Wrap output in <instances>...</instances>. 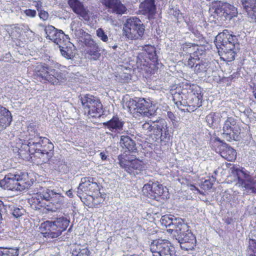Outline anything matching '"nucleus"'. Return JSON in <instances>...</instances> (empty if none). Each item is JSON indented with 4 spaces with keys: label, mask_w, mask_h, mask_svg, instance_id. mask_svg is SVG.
Here are the masks:
<instances>
[{
    "label": "nucleus",
    "mask_w": 256,
    "mask_h": 256,
    "mask_svg": "<svg viewBox=\"0 0 256 256\" xmlns=\"http://www.w3.org/2000/svg\"><path fill=\"white\" fill-rule=\"evenodd\" d=\"M172 226L173 230L176 234V240L180 244L182 249L188 250H192L194 246L196 239L194 234L188 229V226L181 219H174V221L168 224Z\"/></svg>",
    "instance_id": "f257e3e1"
},
{
    "label": "nucleus",
    "mask_w": 256,
    "mask_h": 256,
    "mask_svg": "<svg viewBox=\"0 0 256 256\" xmlns=\"http://www.w3.org/2000/svg\"><path fill=\"white\" fill-rule=\"evenodd\" d=\"M28 174L18 171L10 172L0 180V186L4 189L22 191L30 186V184L26 181Z\"/></svg>",
    "instance_id": "f03ea898"
},
{
    "label": "nucleus",
    "mask_w": 256,
    "mask_h": 256,
    "mask_svg": "<svg viewBox=\"0 0 256 256\" xmlns=\"http://www.w3.org/2000/svg\"><path fill=\"white\" fill-rule=\"evenodd\" d=\"M34 72L40 81L53 84H58L64 79L60 70L46 64H40L36 66Z\"/></svg>",
    "instance_id": "7ed1b4c3"
},
{
    "label": "nucleus",
    "mask_w": 256,
    "mask_h": 256,
    "mask_svg": "<svg viewBox=\"0 0 256 256\" xmlns=\"http://www.w3.org/2000/svg\"><path fill=\"white\" fill-rule=\"evenodd\" d=\"M144 31V24L141 20L136 17L128 18L123 28L124 35L131 40L141 39Z\"/></svg>",
    "instance_id": "20e7f679"
},
{
    "label": "nucleus",
    "mask_w": 256,
    "mask_h": 256,
    "mask_svg": "<svg viewBox=\"0 0 256 256\" xmlns=\"http://www.w3.org/2000/svg\"><path fill=\"white\" fill-rule=\"evenodd\" d=\"M236 36L228 34V30H225L222 33H220L216 37V46L220 48L226 54H230L232 56L230 60H234V50L236 44H237Z\"/></svg>",
    "instance_id": "39448f33"
},
{
    "label": "nucleus",
    "mask_w": 256,
    "mask_h": 256,
    "mask_svg": "<svg viewBox=\"0 0 256 256\" xmlns=\"http://www.w3.org/2000/svg\"><path fill=\"white\" fill-rule=\"evenodd\" d=\"M84 112L92 118H100L103 114L102 104L96 97L86 94L80 98Z\"/></svg>",
    "instance_id": "423d86ee"
},
{
    "label": "nucleus",
    "mask_w": 256,
    "mask_h": 256,
    "mask_svg": "<svg viewBox=\"0 0 256 256\" xmlns=\"http://www.w3.org/2000/svg\"><path fill=\"white\" fill-rule=\"evenodd\" d=\"M234 171L238 177L236 184L248 192L256 194V176L250 174L244 168H236Z\"/></svg>",
    "instance_id": "0eeeda50"
},
{
    "label": "nucleus",
    "mask_w": 256,
    "mask_h": 256,
    "mask_svg": "<svg viewBox=\"0 0 256 256\" xmlns=\"http://www.w3.org/2000/svg\"><path fill=\"white\" fill-rule=\"evenodd\" d=\"M241 132L236 120L232 117H228L224 122L222 126V136L228 142L238 140Z\"/></svg>",
    "instance_id": "6e6552de"
},
{
    "label": "nucleus",
    "mask_w": 256,
    "mask_h": 256,
    "mask_svg": "<svg viewBox=\"0 0 256 256\" xmlns=\"http://www.w3.org/2000/svg\"><path fill=\"white\" fill-rule=\"evenodd\" d=\"M118 160L120 167L131 174H138L144 169L143 162L138 159H131L126 154L118 156Z\"/></svg>",
    "instance_id": "1a4fd4ad"
},
{
    "label": "nucleus",
    "mask_w": 256,
    "mask_h": 256,
    "mask_svg": "<svg viewBox=\"0 0 256 256\" xmlns=\"http://www.w3.org/2000/svg\"><path fill=\"white\" fill-rule=\"evenodd\" d=\"M170 246L168 240L158 239L152 242L150 249L153 256H176V253L170 250Z\"/></svg>",
    "instance_id": "9d476101"
},
{
    "label": "nucleus",
    "mask_w": 256,
    "mask_h": 256,
    "mask_svg": "<svg viewBox=\"0 0 256 256\" xmlns=\"http://www.w3.org/2000/svg\"><path fill=\"white\" fill-rule=\"evenodd\" d=\"M129 108L131 112L133 111L146 117L153 116L156 113L152 104L144 98L139 100L137 102L133 101L129 105Z\"/></svg>",
    "instance_id": "9b49d317"
},
{
    "label": "nucleus",
    "mask_w": 256,
    "mask_h": 256,
    "mask_svg": "<svg viewBox=\"0 0 256 256\" xmlns=\"http://www.w3.org/2000/svg\"><path fill=\"white\" fill-rule=\"evenodd\" d=\"M235 8L226 2H216L210 8L212 12L214 14L222 20L230 19L232 17Z\"/></svg>",
    "instance_id": "f8f14e48"
},
{
    "label": "nucleus",
    "mask_w": 256,
    "mask_h": 256,
    "mask_svg": "<svg viewBox=\"0 0 256 256\" xmlns=\"http://www.w3.org/2000/svg\"><path fill=\"white\" fill-rule=\"evenodd\" d=\"M44 31L46 34V38L51 40L58 46L66 42L67 40H70L68 36L65 34L62 30H58L54 26H46Z\"/></svg>",
    "instance_id": "ddd939ff"
},
{
    "label": "nucleus",
    "mask_w": 256,
    "mask_h": 256,
    "mask_svg": "<svg viewBox=\"0 0 256 256\" xmlns=\"http://www.w3.org/2000/svg\"><path fill=\"white\" fill-rule=\"evenodd\" d=\"M164 188L162 184L158 182H150L144 185L142 188V192L147 197L156 199L163 194Z\"/></svg>",
    "instance_id": "4468645a"
},
{
    "label": "nucleus",
    "mask_w": 256,
    "mask_h": 256,
    "mask_svg": "<svg viewBox=\"0 0 256 256\" xmlns=\"http://www.w3.org/2000/svg\"><path fill=\"white\" fill-rule=\"evenodd\" d=\"M40 229L43 236L48 238H54L62 234L52 221L47 220L41 224Z\"/></svg>",
    "instance_id": "2eb2a0df"
},
{
    "label": "nucleus",
    "mask_w": 256,
    "mask_h": 256,
    "mask_svg": "<svg viewBox=\"0 0 256 256\" xmlns=\"http://www.w3.org/2000/svg\"><path fill=\"white\" fill-rule=\"evenodd\" d=\"M68 4L73 12L84 20L90 18V11L80 0H68Z\"/></svg>",
    "instance_id": "dca6fc26"
},
{
    "label": "nucleus",
    "mask_w": 256,
    "mask_h": 256,
    "mask_svg": "<svg viewBox=\"0 0 256 256\" xmlns=\"http://www.w3.org/2000/svg\"><path fill=\"white\" fill-rule=\"evenodd\" d=\"M44 140L48 141L49 140L46 138L39 136L38 135L35 136L33 138L28 139L27 144L30 148L29 152L31 154H34L35 156L38 152L42 150Z\"/></svg>",
    "instance_id": "f3484780"
},
{
    "label": "nucleus",
    "mask_w": 256,
    "mask_h": 256,
    "mask_svg": "<svg viewBox=\"0 0 256 256\" xmlns=\"http://www.w3.org/2000/svg\"><path fill=\"white\" fill-rule=\"evenodd\" d=\"M102 4L110 12L118 14H122L126 11V6L120 0H102Z\"/></svg>",
    "instance_id": "a211bd4d"
},
{
    "label": "nucleus",
    "mask_w": 256,
    "mask_h": 256,
    "mask_svg": "<svg viewBox=\"0 0 256 256\" xmlns=\"http://www.w3.org/2000/svg\"><path fill=\"white\" fill-rule=\"evenodd\" d=\"M202 96L200 94L191 93L188 94V100L184 101V104H187L188 108L186 110L188 112H194L202 104Z\"/></svg>",
    "instance_id": "6ab92c4d"
},
{
    "label": "nucleus",
    "mask_w": 256,
    "mask_h": 256,
    "mask_svg": "<svg viewBox=\"0 0 256 256\" xmlns=\"http://www.w3.org/2000/svg\"><path fill=\"white\" fill-rule=\"evenodd\" d=\"M51 202L46 206V208L48 211L56 212L62 208L64 204V196L60 192L54 191Z\"/></svg>",
    "instance_id": "aec40b11"
},
{
    "label": "nucleus",
    "mask_w": 256,
    "mask_h": 256,
    "mask_svg": "<svg viewBox=\"0 0 256 256\" xmlns=\"http://www.w3.org/2000/svg\"><path fill=\"white\" fill-rule=\"evenodd\" d=\"M242 3L250 20L256 22V0H242Z\"/></svg>",
    "instance_id": "412c9836"
},
{
    "label": "nucleus",
    "mask_w": 256,
    "mask_h": 256,
    "mask_svg": "<svg viewBox=\"0 0 256 256\" xmlns=\"http://www.w3.org/2000/svg\"><path fill=\"white\" fill-rule=\"evenodd\" d=\"M12 121L10 112L0 105V132L10 126Z\"/></svg>",
    "instance_id": "4be33fe9"
},
{
    "label": "nucleus",
    "mask_w": 256,
    "mask_h": 256,
    "mask_svg": "<svg viewBox=\"0 0 256 256\" xmlns=\"http://www.w3.org/2000/svg\"><path fill=\"white\" fill-rule=\"evenodd\" d=\"M61 54L66 59H71L74 56V46L70 42V40H66L62 44L58 46Z\"/></svg>",
    "instance_id": "5701e85b"
},
{
    "label": "nucleus",
    "mask_w": 256,
    "mask_h": 256,
    "mask_svg": "<svg viewBox=\"0 0 256 256\" xmlns=\"http://www.w3.org/2000/svg\"><path fill=\"white\" fill-rule=\"evenodd\" d=\"M220 150V156L228 161H232L236 158V151L226 143L221 144Z\"/></svg>",
    "instance_id": "b1692460"
},
{
    "label": "nucleus",
    "mask_w": 256,
    "mask_h": 256,
    "mask_svg": "<svg viewBox=\"0 0 256 256\" xmlns=\"http://www.w3.org/2000/svg\"><path fill=\"white\" fill-rule=\"evenodd\" d=\"M124 122L118 116H113L110 120L104 122L103 125L111 132H119L122 130Z\"/></svg>",
    "instance_id": "393cba45"
},
{
    "label": "nucleus",
    "mask_w": 256,
    "mask_h": 256,
    "mask_svg": "<svg viewBox=\"0 0 256 256\" xmlns=\"http://www.w3.org/2000/svg\"><path fill=\"white\" fill-rule=\"evenodd\" d=\"M154 126L159 132L162 141H166L170 138V134L167 130L166 122L164 120H160L154 124Z\"/></svg>",
    "instance_id": "a878e982"
},
{
    "label": "nucleus",
    "mask_w": 256,
    "mask_h": 256,
    "mask_svg": "<svg viewBox=\"0 0 256 256\" xmlns=\"http://www.w3.org/2000/svg\"><path fill=\"white\" fill-rule=\"evenodd\" d=\"M52 155V152L51 150L46 151L42 148V150L36 154L35 157L39 159L38 162L40 164L49 162V164H54V160L51 158Z\"/></svg>",
    "instance_id": "bb28decb"
},
{
    "label": "nucleus",
    "mask_w": 256,
    "mask_h": 256,
    "mask_svg": "<svg viewBox=\"0 0 256 256\" xmlns=\"http://www.w3.org/2000/svg\"><path fill=\"white\" fill-rule=\"evenodd\" d=\"M120 144L122 147H125L130 152H134L136 150L135 142L128 136H120Z\"/></svg>",
    "instance_id": "cd10ccee"
},
{
    "label": "nucleus",
    "mask_w": 256,
    "mask_h": 256,
    "mask_svg": "<svg viewBox=\"0 0 256 256\" xmlns=\"http://www.w3.org/2000/svg\"><path fill=\"white\" fill-rule=\"evenodd\" d=\"M140 8L149 16H152L156 12V5L154 0H144L140 4Z\"/></svg>",
    "instance_id": "c85d7f7f"
},
{
    "label": "nucleus",
    "mask_w": 256,
    "mask_h": 256,
    "mask_svg": "<svg viewBox=\"0 0 256 256\" xmlns=\"http://www.w3.org/2000/svg\"><path fill=\"white\" fill-rule=\"evenodd\" d=\"M210 62L206 60H199L194 68V71L197 74H204L210 71Z\"/></svg>",
    "instance_id": "c756f323"
},
{
    "label": "nucleus",
    "mask_w": 256,
    "mask_h": 256,
    "mask_svg": "<svg viewBox=\"0 0 256 256\" xmlns=\"http://www.w3.org/2000/svg\"><path fill=\"white\" fill-rule=\"evenodd\" d=\"M206 120L210 127H217L220 122L219 114L214 112L210 113L206 116Z\"/></svg>",
    "instance_id": "7c9ffc66"
},
{
    "label": "nucleus",
    "mask_w": 256,
    "mask_h": 256,
    "mask_svg": "<svg viewBox=\"0 0 256 256\" xmlns=\"http://www.w3.org/2000/svg\"><path fill=\"white\" fill-rule=\"evenodd\" d=\"M52 222L62 232L66 229L70 223V221L64 216L57 218Z\"/></svg>",
    "instance_id": "2f4dec72"
},
{
    "label": "nucleus",
    "mask_w": 256,
    "mask_h": 256,
    "mask_svg": "<svg viewBox=\"0 0 256 256\" xmlns=\"http://www.w3.org/2000/svg\"><path fill=\"white\" fill-rule=\"evenodd\" d=\"M188 94L182 92V94L176 93L173 96V100L174 104L178 107L180 106H186L187 104H184L182 102L188 100Z\"/></svg>",
    "instance_id": "473e14b6"
},
{
    "label": "nucleus",
    "mask_w": 256,
    "mask_h": 256,
    "mask_svg": "<svg viewBox=\"0 0 256 256\" xmlns=\"http://www.w3.org/2000/svg\"><path fill=\"white\" fill-rule=\"evenodd\" d=\"M30 151V148L27 142L22 144L21 147L18 148V151L19 156L24 160H28L31 155Z\"/></svg>",
    "instance_id": "72a5a7b5"
},
{
    "label": "nucleus",
    "mask_w": 256,
    "mask_h": 256,
    "mask_svg": "<svg viewBox=\"0 0 256 256\" xmlns=\"http://www.w3.org/2000/svg\"><path fill=\"white\" fill-rule=\"evenodd\" d=\"M93 178L90 177H84L81 179V182L79 184L78 189L83 192H86L90 188L92 182Z\"/></svg>",
    "instance_id": "f704fd0d"
},
{
    "label": "nucleus",
    "mask_w": 256,
    "mask_h": 256,
    "mask_svg": "<svg viewBox=\"0 0 256 256\" xmlns=\"http://www.w3.org/2000/svg\"><path fill=\"white\" fill-rule=\"evenodd\" d=\"M18 251L17 248H0V256H18Z\"/></svg>",
    "instance_id": "c9c22d12"
},
{
    "label": "nucleus",
    "mask_w": 256,
    "mask_h": 256,
    "mask_svg": "<svg viewBox=\"0 0 256 256\" xmlns=\"http://www.w3.org/2000/svg\"><path fill=\"white\" fill-rule=\"evenodd\" d=\"M72 254L74 256H90V252L87 248L81 249L79 246L75 245Z\"/></svg>",
    "instance_id": "e433bc0d"
},
{
    "label": "nucleus",
    "mask_w": 256,
    "mask_h": 256,
    "mask_svg": "<svg viewBox=\"0 0 256 256\" xmlns=\"http://www.w3.org/2000/svg\"><path fill=\"white\" fill-rule=\"evenodd\" d=\"M53 164L52 168L60 172L65 173L68 170L67 165L62 160H56Z\"/></svg>",
    "instance_id": "4c0bfd02"
},
{
    "label": "nucleus",
    "mask_w": 256,
    "mask_h": 256,
    "mask_svg": "<svg viewBox=\"0 0 256 256\" xmlns=\"http://www.w3.org/2000/svg\"><path fill=\"white\" fill-rule=\"evenodd\" d=\"M54 191L55 190H54L45 188L42 190V192H38L40 194V196L44 200L49 201L52 200V197L54 194Z\"/></svg>",
    "instance_id": "58836bf2"
},
{
    "label": "nucleus",
    "mask_w": 256,
    "mask_h": 256,
    "mask_svg": "<svg viewBox=\"0 0 256 256\" xmlns=\"http://www.w3.org/2000/svg\"><path fill=\"white\" fill-rule=\"evenodd\" d=\"M246 251L248 256H256V240L250 239Z\"/></svg>",
    "instance_id": "ea45409f"
},
{
    "label": "nucleus",
    "mask_w": 256,
    "mask_h": 256,
    "mask_svg": "<svg viewBox=\"0 0 256 256\" xmlns=\"http://www.w3.org/2000/svg\"><path fill=\"white\" fill-rule=\"evenodd\" d=\"M25 210L22 207H15L12 206L10 208V212L14 218H18L22 216L25 213Z\"/></svg>",
    "instance_id": "a19ab883"
},
{
    "label": "nucleus",
    "mask_w": 256,
    "mask_h": 256,
    "mask_svg": "<svg viewBox=\"0 0 256 256\" xmlns=\"http://www.w3.org/2000/svg\"><path fill=\"white\" fill-rule=\"evenodd\" d=\"M100 49L98 46V48H94L88 49L87 50V54L90 56V59L93 60H97L100 56Z\"/></svg>",
    "instance_id": "79ce46f5"
},
{
    "label": "nucleus",
    "mask_w": 256,
    "mask_h": 256,
    "mask_svg": "<svg viewBox=\"0 0 256 256\" xmlns=\"http://www.w3.org/2000/svg\"><path fill=\"white\" fill-rule=\"evenodd\" d=\"M200 58L198 55V52H194L192 54H190L188 62V64L190 68H194V66H196V63L198 62Z\"/></svg>",
    "instance_id": "37998d69"
},
{
    "label": "nucleus",
    "mask_w": 256,
    "mask_h": 256,
    "mask_svg": "<svg viewBox=\"0 0 256 256\" xmlns=\"http://www.w3.org/2000/svg\"><path fill=\"white\" fill-rule=\"evenodd\" d=\"M31 201L32 204L36 205L38 206H44V200L39 192L36 193L32 196Z\"/></svg>",
    "instance_id": "c03bdc74"
},
{
    "label": "nucleus",
    "mask_w": 256,
    "mask_h": 256,
    "mask_svg": "<svg viewBox=\"0 0 256 256\" xmlns=\"http://www.w3.org/2000/svg\"><path fill=\"white\" fill-rule=\"evenodd\" d=\"M96 36L100 38L102 41L104 42H107L108 40V36L106 34V32L102 28H98L96 31Z\"/></svg>",
    "instance_id": "a18cd8bd"
},
{
    "label": "nucleus",
    "mask_w": 256,
    "mask_h": 256,
    "mask_svg": "<svg viewBox=\"0 0 256 256\" xmlns=\"http://www.w3.org/2000/svg\"><path fill=\"white\" fill-rule=\"evenodd\" d=\"M84 44L88 47V50L94 48H98V45L90 36H88V38H86Z\"/></svg>",
    "instance_id": "49530a36"
},
{
    "label": "nucleus",
    "mask_w": 256,
    "mask_h": 256,
    "mask_svg": "<svg viewBox=\"0 0 256 256\" xmlns=\"http://www.w3.org/2000/svg\"><path fill=\"white\" fill-rule=\"evenodd\" d=\"M24 14L30 18H34L36 16V12L34 10L27 9L24 11Z\"/></svg>",
    "instance_id": "de8ad7c7"
},
{
    "label": "nucleus",
    "mask_w": 256,
    "mask_h": 256,
    "mask_svg": "<svg viewBox=\"0 0 256 256\" xmlns=\"http://www.w3.org/2000/svg\"><path fill=\"white\" fill-rule=\"evenodd\" d=\"M156 126H152L149 122H145L142 126V128L143 130L146 131V133L150 132L152 128Z\"/></svg>",
    "instance_id": "09e8293b"
},
{
    "label": "nucleus",
    "mask_w": 256,
    "mask_h": 256,
    "mask_svg": "<svg viewBox=\"0 0 256 256\" xmlns=\"http://www.w3.org/2000/svg\"><path fill=\"white\" fill-rule=\"evenodd\" d=\"M38 16L40 19L46 20H48L49 14L47 12L42 10L38 12Z\"/></svg>",
    "instance_id": "8fccbe9b"
},
{
    "label": "nucleus",
    "mask_w": 256,
    "mask_h": 256,
    "mask_svg": "<svg viewBox=\"0 0 256 256\" xmlns=\"http://www.w3.org/2000/svg\"><path fill=\"white\" fill-rule=\"evenodd\" d=\"M90 184V188L89 189V191L95 192L96 190H98V186L97 183L96 182H92Z\"/></svg>",
    "instance_id": "3c124183"
},
{
    "label": "nucleus",
    "mask_w": 256,
    "mask_h": 256,
    "mask_svg": "<svg viewBox=\"0 0 256 256\" xmlns=\"http://www.w3.org/2000/svg\"><path fill=\"white\" fill-rule=\"evenodd\" d=\"M212 184L209 180H206L203 184V186L204 188L209 190L212 188Z\"/></svg>",
    "instance_id": "603ef678"
},
{
    "label": "nucleus",
    "mask_w": 256,
    "mask_h": 256,
    "mask_svg": "<svg viewBox=\"0 0 256 256\" xmlns=\"http://www.w3.org/2000/svg\"><path fill=\"white\" fill-rule=\"evenodd\" d=\"M42 2L40 1H38L36 2L35 5V7L36 8L38 12L42 10Z\"/></svg>",
    "instance_id": "864d4df0"
},
{
    "label": "nucleus",
    "mask_w": 256,
    "mask_h": 256,
    "mask_svg": "<svg viewBox=\"0 0 256 256\" xmlns=\"http://www.w3.org/2000/svg\"><path fill=\"white\" fill-rule=\"evenodd\" d=\"M193 49H194V48H192V46H189V47L184 46L183 47V50L184 51L186 52H191L192 51Z\"/></svg>",
    "instance_id": "5fc2aeb1"
},
{
    "label": "nucleus",
    "mask_w": 256,
    "mask_h": 256,
    "mask_svg": "<svg viewBox=\"0 0 256 256\" xmlns=\"http://www.w3.org/2000/svg\"><path fill=\"white\" fill-rule=\"evenodd\" d=\"M76 36L78 37L80 36L79 34H80L83 32V30L81 29L75 30H74Z\"/></svg>",
    "instance_id": "6e6d98bb"
},
{
    "label": "nucleus",
    "mask_w": 256,
    "mask_h": 256,
    "mask_svg": "<svg viewBox=\"0 0 256 256\" xmlns=\"http://www.w3.org/2000/svg\"><path fill=\"white\" fill-rule=\"evenodd\" d=\"M168 117L171 120H174V114L173 113L171 112H168Z\"/></svg>",
    "instance_id": "4d7b16f0"
},
{
    "label": "nucleus",
    "mask_w": 256,
    "mask_h": 256,
    "mask_svg": "<svg viewBox=\"0 0 256 256\" xmlns=\"http://www.w3.org/2000/svg\"><path fill=\"white\" fill-rule=\"evenodd\" d=\"M190 188L192 190H196L198 192L201 194V192H200V190L196 186H194V185L191 184L190 186Z\"/></svg>",
    "instance_id": "13d9d810"
},
{
    "label": "nucleus",
    "mask_w": 256,
    "mask_h": 256,
    "mask_svg": "<svg viewBox=\"0 0 256 256\" xmlns=\"http://www.w3.org/2000/svg\"><path fill=\"white\" fill-rule=\"evenodd\" d=\"M100 155L102 160H106L107 158L106 155L104 152H100Z\"/></svg>",
    "instance_id": "bf43d9fd"
},
{
    "label": "nucleus",
    "mask_w": 256,
    "mask_h": 256,
    "mask_svg": "<svg viewBox=\"0 0 256 256\" xmlns=\"http://www.w3.org/2000/svg\"><path fill=\"white\" fill-rule=\"evenodd\" d=\"M66 194L69 197H72V193L71 190H68L66 192Z\"/></svg>",
    "instance_id": "052dcab7"
},
{
    "label": "nucleus",
    "mask_w": 256,
    "mask_h": 256,
    "mask_svg": "<svg viewBox=\"0 0 256 256\" xmlns=\"http://www.w3.org/2000/svg\"><path fill=\"white\" fill-rule=\"evenodd\" d=\"M216 140L220 143H222V144L224 143L222 140H221L219 138H216Z\"/></svg>",
    "instance_id": "680f3d73"
},
{
    "label": "nucleus",
    "mask_w": 256,
    "mask_h": 256,
    "mask_svg": "<svg viewBox=\"0 0 256 256\" xmlns=\"http://www.w3.org/2000/svg\"><path fill=\"white\" fill-rule=\"evenodd\" d=\"M2 214L0 212V224H2Z\"/></svg>",
    "instance_id": "e2e57ef3"
},
{
    "label": "nucleus",
    "mask_w": 256,
    "mask_h": 256,
    "mask_svg": "<svg viewBox=\"0 0 256 256\" xmlns=\"http://www.w3.org/2000/svg\"><path fill=\"white\" fill-rule=\"evenodd\" d=\"M166 218H168V219H170V218H169L168 217H167V216H164L163 217V218H162V221L164 222V220H166Z\"/></svg>",
    "instance_id": "0e129e2a"
},
{
    "label": "nucleus",
    "mask_w": 256,
    "mask_h": 256,
    "mask_svg": "<svg viewBox=\"0 0 256 256\" xmlns=\"http://www.w3.org/2000/svg\"><path fill=\"white\" fill-rule=\"evenodd\" d=\"M254 96L255 98H256V88H254Z\"/></svg>",
    "instance_id": "69168bd1"
},
{
    "label": "nucleus",
    "mask_w": 256,
    "mask_h": 256,
    "mask_svg": "<svg viewBox=\"0 0 256 256\" xmlns=\"http://www.w3.org/2000/svg\"><path fill=\"white\" fill-rule=\"evenodd\" d=\"M92 110L94 111V112H96V106H94V107H92Z\"/></svg>",
    "instance_id": "338daca9"
},
{
    "label": "nucleus",
    "mask_w": 256,
    "mask_h": 256,
    "mask_svg": "<svg viewBox=\"0 0 256 256\" xmlns=\"http://www.w3.org/2000/svg\"><path fill=\"white\" fill-rule=\"evenodd\" d=\"M2 204H3L2 202L0 200V206L2 205Z\"/></svg>",
    "instance_id": "774afa93"
}]
</instances>
